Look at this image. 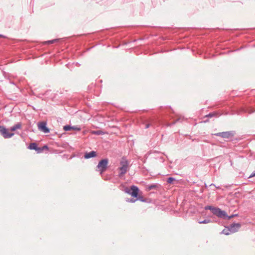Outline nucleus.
<instances>
[{
    "label": "nucleus",
    "instance_id": "1",
    "mask_svg": "<svg viewBox=\"0 0 255 255\" xmlns=\"http://www.w3.org/2000/svg\"><path fill=\"white\" fill-rule=\"evenodd\" d=\"M205 209L211 210L214 215L225 220H230L234 217L238 216V214H233L231 216H228L225 211H222L219 208L214 207L212 206H205Z\"/></svg>",
    "mask_w": 255,
    "mask_h": 255
},
{
    "label": "nucleus",
    "instance_id": "2",
    "mask_svg": "<svg viewBox=\"0 0 255 255\" xmlns=\"http://www.w3.org/2000/svg\"><path fill=\"white\" fill-rule=\"evenodd\" d=\"M125 191L126 193L130 195L132 197L137 198L138 195L139 189L137 186L132 185L130 187V190L126 188L125 189Z\"/></svg>",
    "mask_w": 255,
    "mask_h": 255
},
{
    "label": "nucleus",
    "instance_id": "3",
    "mask_svg": "<svg viewBox=\"0 0 255 255\" xmlns=\"http://www.w3.org/2000/svg\"><path fill=\"white\" fill-rule=\"evenodd\" d=\"M108 161L107 158L103 159L99 161L97 167L99 169V171H100L101 174L107 169Z\"/></svg>",
    "mask_w": 255,
    "mask_h": 255
},
{
    "label": "nucleus",
    "instance_id": "4",
    "mask_svg": "<svg viewBox=\"0 0 255 255\" xmlns=\"http://www.w3.org/2000/svg\"><path fill=\"white\" fill-rule=\"evenodd\" d=\"M0 133L4 138H10L14 133L9 132L8 129L3 126H0Z\"/></svg>",
    "mask_w": 255,
    "mask_h": 255
},
{
    "label": "nucleus",
    "instance_id": "5",
    "mask_svg": "<svg viewBox=\"0 0 255 255\" xmlns=\"http://www.w3.org/2000/svg\"><path fill=\"white\" fill-rule=\"evenodd\" d=\"M235 132L234 131H224L215 133V135L218 136H221L224 138H229L234 135Z\"/></svg>",
    "mask_w": 255,
    "mask_h": 255
},
{
    "label": "nucleus",
    "instance_id": "6",
    "mask_svg": "<svg viewBox=\"0 0 255 255\" xmlns=\"http://www.w3.org/2000/svg\"><path fill=\"white\" fill-rule=\"evenodd\" d=\"M38 129L45 133L49 132L50 130L46 126V123L45 122L39 123L38 124Z\"/></svg>",
    "mask_w": 255,
    "mask_h": 255
},
{
    "label": "nucleus",
    "instance_id": "7",
    "mask_svg": "<svg viewBox=\"0 0 255 255\" xmlns=\"http://www.w3.org/2000/svg\"><path fill=\"white\" fill-rule=\"evenodd\" d=\"M241 227V225L240 223H233L229 227V228L230 232L235 233L238 231Z\"/></svg>",
    "mask_w": 255,
    "mask_h": 255
},
{
    "label": "nucleus",
    "instance_id": "8",
    "mask_svg": "<svg viewBox=\"0 0 255 255\" xmlns=\"http://www.w3.org/2000/svg\"><path fill=\"white\" fill-rule=\"evenodd\" d=\"M97 153L95 151H91L90 152L86 153L84 155V158L85 159H89L92 157H96Z\"/></svg>",
    "mask_w": 255,
    "mask_h": 255
},
{
    "label": "nucleus",
    "instance_id": "9",
    "mask_svg": "<svg viewBox=\"0 0 255 255\" xmlns=\"http://www.w3.org/2000/svg\"><path fill=\"white\" fill-rule=\"evenodd\" d=\"M120 164L121 166H125V167L128 168V166L129 164L128 160L125 157H123L121 161H120Z\"/></svg>",
    "mask_w": 255,
    "mask_h": 255
},
{
    "label": "nucleus",
    "instance_id": "10",
    "mask_svg": "<svg viewBox=\"0 0 255 255\" xmlns=\"http://www.w3.org/2000/svg\"><path fill=\"white\" fill-rule=\"evenodd\" d=\"M119 169H120V173H119V176L120 177H122L125 174H126V173L127 171L128 168L127 167H125V166L124 165V166H121L119 168Z\"/></svg>",
    "mask_w": 255,
    "mask_h": 255
},
{
    "label": "nucleus",
    "instance_id": "11",
    "mask_svg": "<svg viewBox=\"0 0 255 255\" xmlns=\"http://www.w3.org/2000/svg\"><path fill=\"white\" fill-rule=\"evenodd\" d=\"M160 186V185L159 184L157 183L149 185L147 187V190L148 191H150L152 189H157L159 188Z\"/></svg>",
    "mask_w": 255,
    "mask_h": 255
},
{
    "label": "nucleus",
    "instance_id": "12",
    "mask_svg": "<svg viewBox=\"0 0 255 255\" xmlns=\"http://www.w3.org/2000/svg\"><path fill=\"white\" fill-rule=\"evenodd\" d=\"M21 128V124L20 123H18L17 124L11 127L10 128V130L11 131H15L16 129H20Z\"/></svg>",
    "mask_w": 255,
    "mask_h": 255
},
{
    "label": "nucleus",
    "instance_id": "13",
    "mask_svg": "<svg viewBox=\"0 0 255 255\" xmlns=\"http://www.w3.org/2000/svg\"><path fill=\"white\" fill-rule=\"evenodd\" d=\"M37 147V144L35 142L30 143L28 148L30 149L35 150L36 151Z\"/></svg>",
    "mask_w": 255,
    "mask_h": 255
},
{
    "label": "nucleus",
    "instance_id": "14",
    "mask_svg": "<svg viewBox=\"0 0 255 255\" xmlns=\"http://www.w3.org/2000/svg\"><path fill=\"white\" fill-rule=\"evenodd\" d=\"M211 222V220L209 219H206L203 221H199V224H208Z\"/></svg>",
    "mask_w": 255,
    "mask_h": 255
},
{
    "label": "nucleus",
    "instance_id": "15",
    "mask_svg": "<svg viewBox=\"0 0 255 255\" xmlns=\"http://www.w3.org/2000/svg\"><path fill=\"white\" fill-rule=\"evenodd\" d=\"M175 178H173V177H169V178H167V182L168 183L171 184V183H173V182L174 181H175Z\"/></svg>",
    "mask_w": 255,
    "mask_h": 255
},
{
    "label": "nucleus",
    "instance_id": "16",
    "mask_svg": "<svg viewBox=\"0 0 255 255\" xmlns=\"http://www.w3.org/2000/svg\"><path fill=\"white\" fill-rule=\"evenodd\" d=\"M222 233L226 235H229L231 232L230 231L229 228H228V229H224Z\"/></svg>",
    "mask_w": 255,
    "mask_h": 255
},
{
    "label": "nucleus",
    "instance_id": "17",
    "mask_svg": "<svg viewBox=\"0 0 255 255\" xmlns=\"http://www.w3.org/2000/svg\"><path fill=\"white\" fill-rule=\"evenodd\" d=\"M92 133L96 135H101L103 133V132L100 130H98L92 131Z\"/></svg>",
    "mask_w": 255,
    "mask_h": 255
},
{
    "label": "nucleus",
    "instance_id": "18",
    "mask_svg": "<svg viewBox=\"0 0 255 255\" xmlns=\"http://www.w3.org/2000/svg\"><path fill=\"white\" fill-rule=\"evenodd\" d=\"M63 128L65 131H69L72 129V127L69 125H66Z\"/></svg>",
    "mask_w": 255,
    "mask_h": 255
},
{
    "label": "nucleus",
    "instance_id": "19",
    "mask_svg": "<svg viewBox=\"0 0 255 255\" xmlns=\"http://www.w3.org/2000/svg\"><path fill=\"white\" fill-rule=\"evenodd\" d=\"M58 40V39H55L47 41L46 42L48 44H52V43H54V42H56Z\"/></svg>",
    "mask_w": 255,
    "mask_h": 255
},
{
    "label": "nucleus",
    "instance_id": "20",
    "mask_svg": "<svg viewBox=\"0 0 255 255\" xmlns=\"http://www.w3.org/2000/svg\"><path fill=\"white\" fill-rule=\"evenodd\" d=\"M43 149L42 148V147H38V146L37 147V149L36 150V151L37 152V153H41L43 151Z\"/></svg>",
    "mask_w": 255,
    "mask_h": 255
},
{
    "label": "nucleus",
    "instance_id": "21",
    "mask_svg": "<svg viewBox=\"0 0 255 255\" xmlns=\"http://www.w3.org/2000/svg\"><path fill=\"white\" fill-rule=\"evenodd\" d=\"M72 129L75 130L79 131L81 130V128L78 127L77 126H73L72 127Z\"/></svg>",
    "mask_w": 255,
    "mask_h": 255
},
{
    "label": "nucleus",
    "instance_id": "22",
    "mask_svg": "<svg viewBox=\"0 0 255 255\" xmlns=\"http://www.w3.org/2000/svg\"><path fill=\"white\" fill-rule=\"evenodd\" d=\"M136 201V199H128L126 200L127 202H131V203H134Z\"/></svg>",
    "mask_w": 255,
    "mask_h": 255
},
{
    "label": "nucleus",
    "instance_id": "23",
    "mask_svg": "<svg viewBox=\"0 0 255 255\" xmlns=\"http://www.w3.org/2000/svg\"><path fill=\"white\" fill-rule=\"evenodd\" d=\"M215 114L213 113H210L208 115H207V117H209V118H212V117H213L214 116H215Z\"/></svg>",
    "mask_w": 255,
    "mask_h": 255
},
{
    "label": "nucleus",
    "instance_id": "24",
    "mask_svg": "<svg viewBox=\"0 0 255 255\" xmlns=\"http://www.w3.org/2000/svg\"><path fill=\"white\" fill-rule=\"evenodd\" d=\"M255 176V170L250 175L249 178H251Z\"/></svg>",
    "mask_w": 255,
    "mask_h": 255
},
{
    "label": "nucleus",
    "instance_id": "25",
    "mask_svg": "<svg viewBox=\"0 0 255 255\" xmlns=\"http://www.w3.org/2000/svg\"><path fill=\"white\" fill-rule=\"evenodd\" d=\"M137 200H139L142 202H145V200L143 199V197H139L137 199Z\"/></svg>",
    "mask_w": 255,
    "mask_h": 255
},
{
    "label": "nucleus",
    "instance_id": "26",
    "mask_svg": "<svg viewBox=\"0 0 255 255\" xmlns=\"http://www.w3.org/2000/svg\"><path fill=\"white\" fill-rule=\"evenodd\" d=\"M42 148L43 149V150H44V149H48V146L45 145H44L42 147Z\"/></svg>",
    "mask_w": 255,
    "mask_h": 255
},
{
    "label": "nucleus",
    "instance_id": "27",
    "mask_svg": "<svg viewBox=\"0 0 255 255\" xmlns=\"http://www.w3.org/2000/svg\"><path fill=\"white\" fill-rule=\"evenodd\" d=\"M0 38H6V37L2 34H0Z\"/></svg>",
    "mask_w": 255,
    "mask_h": 255
},
{
    "label": "nucleus",
    "instance_id": "28",
    "mask_svg": "<svg viewBox=\"0 0 255 255\" xmlns=\"http://www.w3.org/2000/svg\"><path fill=\"white\" fill-rule=\"evenodd\" d=\"M149 126H150V124H147V125H146V126H145V128H148L149 127Z\"/></svg>",
    "mask_w": 255,
    "mask_h": 255
}]
</instances>
